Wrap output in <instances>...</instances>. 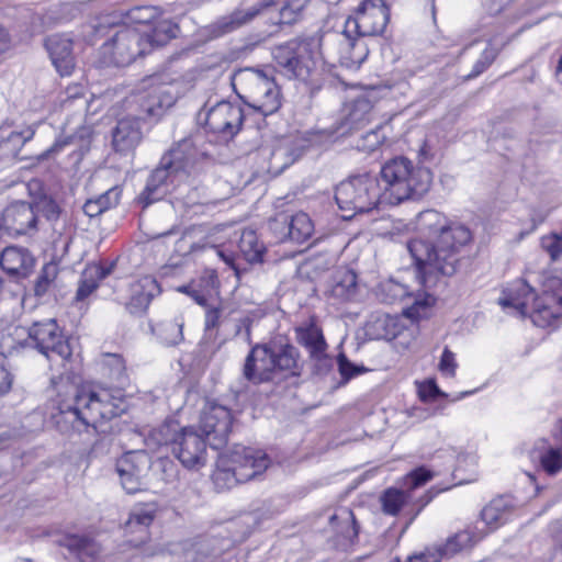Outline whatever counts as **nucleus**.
<instances>
[{"mask_svg":"<svg viewBox=\"0 0 562 562\" xmlns=\"http://www.w3.org/2000/svg\"><path fill=\"white\" fill-rule=\"evenodd\" d=\"M418 224L428 239L415 238L407 248L417 267L419 282L426 285L435 273H454L458 251L471 240L472 234L463 225L448 226L445 215L435 210L422 212Z\"/></svg>","mask_w":562,"mask_h":562,"instance_id":"obj_1","label":"nucleus"},{"mask_svg":"<svg viewBox=\"0 0 562 562\" xmlns=\"http://www.w3.org/2000/svg\"><path fill=\"white\" fill-rule=\"evenodd\" d=\"M123 391L121 389L70 387L69 397L58 402V414L55 415L57 428L69 434L82 432L90 427L97 428L98 423L111 419L125 411Z\"/></svg>","mask_w":562,"mask_h":562,"instance_id":"obj_2","label":"nucleus"},{"mask_svg":"<svg viewBox=\"0 0 562 562\" xmlns=\"http://www.w3.org/2000/svg\"><path fill=\"white\" fill-rule=\"evenodd\" d=\"M505 311L528 316L539 327H547L562 314V281L553 279L544 285L541 295L522 279L508 284L498 299Z\"/></svg>","mask_w":562,"mask_h":562,"instance_id":"obj_3","label":"nucleus"},{"mask_svg":"<svg viewBox=\"0 0 562 562\" xmlns=\"http://www.w3.org/2000/svg\"><path fill=\"white\" fill-rule=\"evenodd\" d=\"M272 56L277 69L283 76L304 83L317 82L326 66L336 64V59L324 52L322 40L316 37L293 40L279 45Z\"/></svg>","mask_w":562,"mask_h":562,"instance_id":"obj_4","label":"nucleus"},{"mask_svg":"<svg viewBox=\"0 0 562 562\" xmlns=\"http://www.w3.org/2000/svg\"><path fill=\"white\" fill-rule=\"evenodd\" d=\"M378 179L382 202L398 205L422 199L431 187L432 173L428 168L415 166L408 158L398 156L382 165Z\"/></svg>","mask_w":562,"mask_h":562,"instance_id":"obj_5","label":"nucleus"},{"mask_svg":"<svg viewBox=\"0 0 562 562\" xmlns=\"http://www.w3.org/2000/svg\"><path fill=\"white\" fill-rule=\"evenodd\" d=\"M281 373L299 374V351L293 345L276 339L252 346L243 366V376L248 382H270Z\"/></svg>","mask_w":562,"mask_h":562,"instance_id":"obj_6","label":"nucleus"},{"mask_svg":"<svg viewBox=\"0 0 562 562\" xmlns=\"http://www.w3.org/2000/svg\"><path fill=\"white\" fill-rule=\"evenodd\" d=\"M390 20V9L384 0H363L355 14L346 20L342 34L337 35L341 49L339 63L342 65L361 63L363 56L352 52L358 47L353 35L376 36L383 33Z\"/></svg>","mask_w":562,"mask_h":562,"instance_id":"obj_7","label":"nucleus"},{"mask_svg":"<svg viewBox=\"0 0 562 562\" xmlns=\"http://www.w3.org/2000/svg\"><path fill=\"white\" fill-rule=\"evenodd\" d=\"M195 150L190 139H183L162 156L160 166L148 177L139 195L145 206L162 199L177 183L184 180L193 165Z\"/></svg>","mask_w":562,"mask_h":562,"instance_id":"obj_8","label":"nucleus"},{"mask_svg":"<svg viewBox=\"0 0 562 562\" xmlns=\"http://www.w3.org/2000/svg\"><path fill=\"white\" fill-rule=\"evenodd\" d=\"M269 465L270 459L265 451L236 446L218 457L212 480L218 491L231 490L261 475Z\"/></svg>","mask_w":562,"mask_h":562,"instance_id":"obj_9","label":"nucleus"},{"mask_svg":"<svg viewBox=\"0 0 562 562\" xmlns=\"http://www.w3.org/2000/svg\"><path fill=\"white\" fill-rule=\"evenodd\" d=\"M150 439L158 446L170 447L171 453L189 470H198L206 463L207 440L194 427H181L168 420L154 429Z\"/></svg>","mask_w":562,"mask_h":562,"instance_id":"obj_10","label":"nucleus"},{"mask_svg":"<svg viewBox=\"0 0 562 562\" xmlns=\"http://www.w3.org/2000/svg\"><path fill=\"white\" fill-rule=\"evenodd\" d=\"M335 200L344 212V218L369 213L382 202V192L378 177L369 173L358 175L341 181L335 190Z\"/></svg>","mask_w":562,"mask_h":562,"instance_id":"obj_11","label":"nucleus"},{"mask_svg":"<svg viewBox=\"0 0 562 562\" xmlns=\"http://www.w3.org/2000/svg\"><path fill=\"white\" fill-rule=\"evenodd\" d=\"M234 85L244 91L243 99L252 109L267 116L281 106V91L266 70L245 68L234 75Z\"/></svg>","mask_w":562,"mask_h":562,"instance_id":"obj_12","label":"nucleus"},{"mask_svg":"<svg viewBox=\"0 0 562 562\" xmlns=\"http://www.w3.org/2000/svg\"><path fill=\"white\" fill-rule=\"evenodd\" d=\"M146 54H149V44L144 41V32L123 25L100 47L99 63L102 66L125 67Z\"/></svg>","mask_w":562,"mask_h":562,"instance_id":"obj_13","label":"nucleus"},{"mask_svg":"<svg viewBox=\"0 0 562 562\" xmlns=\"http://www.w3.org/2000/svg\"><path fill=\"white\" fill-rule=\"evenodd\" d=\"M27 346L49 360H66L71 356L70 345L54 318L34 322L29 327Z\"/></svg>","mask_w":562,"mask_h":562,"instance_id":"obj_14","label":"nucleus"},{"mask_svg":"<svg viewBox=\"0 0 562 562\" xmlns=\"http://www.w3.org/2000/svg\"><path fill=\"white\" fill-rule=\"evenodd\" d=\"M232 414L227 406L207 401L202 409L199 429L213 449L226 445L232 427Z\"/></svg>","mask_w":562,"mask_h":562,"instance_id":"obj_15","label":"nucleus"},{"mask_svg":"<svg viewBox=\"0 0 562 562\" xmlns=\"http://www.w3.org/2000/svg\"><path fill=\"white\" fill-rule=\"evenodd\" d=\"M204 122L210 132L221 135L224 139L232 138L241 128L244 122L243 106L228 101L217 102L206 110Z\"/></svg>","mask_w":562,"mask_h":562,"instance_id":"obj_16","label":"nucleus"},{"mask_svg":"<svg viewBox=\"0 0 562 562\" xmlns=\"http://www.w3.org/2000/svg\"><path fill=\"white\" fill-rule=\"evenodd\" d=\"M134 102L139 106V120H158L176 102L171 88L165 83L149 85L144 91L134 95Z\"/></svg>","mask_w":562,"mask_h":562,"instance_id":"obj_17","label":"nucleus"},{"mask_svg":"<svg viewBox=\"0 0 562 562\" xmlns=\"http://www.w3.org/2000/svg\"><path fill=\"white\" fill-rule=\"evenodd\" d=\"M37 215L32 203L16 201L8 205L1 217L3 231L10 236H32L37 232Z\"/></svg>","mask_w":562,"mask_h":562,"instance_id":"obj_18","label":"nucleus"},{"mask_svg":"<svg viewBox=\"0 0 562 562\" xmlns=\"http://www.w3.org/2000/svg\"><path fill=\"white\" fill-rule=\"evenodd\" d=\"M148 467V457L142 450L125 452L116 460L115 471L122 487L128 494H135L143 488V473Z\"/></svg>","mask_w":562,"mask_h":562,"instance_id":"obj_19","label":"nucleus"},{"mask_svg":"<svg viewBox=\"0 0 562 562\" xmlns=\"http://www.w3.org/2000/svg\"><path fill=\"white\" fill-rule=\"evenodd\" d=\"M56 543L68 550L75 562H103L101 544L90 536L79 533L61 535Z\"/></svg>","mask_w":562,"mask_h":562,"instance_id":"obj_20","label":"nucleus"},{"mask_svg":"<svg viewBox=\"0 0 562 562\" xmlns=\"http://www.w3.org/2000/svg\"><path fill=\"white\" fill-rule=\"evenodd\" d=\"M515 514L513 498L509 496H499L492 499L481 512V519L473 527L477 532L483 531L484 536L496 530Z\"/></svg>","mask_w":562,"mask_h":562,"instance_id":"obj_21","label":"nucleus"},{"mask_svg":"<svg viewBox=\"0 0 562 562\" xmlns=\"http://www.w3.org/2000/svg\"><path fill=\"white\" fill-rule=\"evenodd\" d=\"M218 288L220 281L216 271L205 269L199 278L187 285L180 286L178 291L192 297L199 305H210V302H216L220 299Z\"/></svg>","mask_w":562,"mask_h":562,"instance_id":"obj_22","label":"nucleus"},{"mask_svg":"<svg viewBox=\"0 0 562 562\" xmlns=\"http://www.w3.org/2000/svg\"><path fill=\"white\" fill-rule=\"evenodd\" d=\"M0 266L9 276L27 278L35 266V258L24 247L8 246L0 254Z\"/></svg>","mask_w":562,"mask_h":562,"instance_id":"obj_23","label":"nucleus"},{"mask_svg":"<svg viewBox=\"0 0 562 562\" xmlns=\"http://www.w3.org/2000/svg\"><path fill=\"white\" fill-rule=\"evenodd\" d=\"M45 46L59 75L70 76L75 69L72 41L66 35L54 34L46 40Z\"/></svg>","mask_w":562,"mask_h":562,"instance_id":"obj_24","label":"nucleus"},{"mask_svg":"<svg viewBox=\"0 0 562 562\" xmlns=\"http://www.w3.org/2000/svg\"><path fill=\"white\" fill-rule=\"evenodd\" d=\"M160 292L157 281L149 276L143 277L131 285V297L126 308L131 314L144 313L151 300Z\"/></svg>","mask_w":562,"mask_h":562,"instance_id":"obj_25","label":"nucleus"},{"mask_svg":"<svg viewBox=\"0 0 562 562\" xmlns=\"http://www.w3.org/2000/svg\"><path fill=\"white\" fill-rule=\"evenodd\" d=\"M401 331V324L397 316L384 312H373L364 325V333L372 340H391Z\"/></svg>","mask_w":562,"mask_h":562,"instance_id":"obj_26","label":"nucleus"},{"mask_svg":"<svg viewBox=\"0 0 562 562\" xmlns=\"http://www.w3.org/2000/svg\"><path fill=\"white\" fill-rule=\"evenodd\" d=\"M137 29L138 32H144V41L149 44V53L156 47L168 44L179 33L178 24L165 18L155 20L151 25H143Z\"/></svg>","mask_w":562,"mask_h":562,"instance_id":"obj_27","label":"nucleus"},{"mask_svg":"<svg viewBox=\"0 0 562 562\" xmlns=\"http://www.w3.org/2000/svg\"><path fill=\"white\" fill-rule=\"evenodd\" d=\"M269 7L270 4L267 2H259L247 9H239L226 16H223L214 24L215 34L220 36L237 30L238 27L249 23L260 14L262 10L268 9Z\"/></svg>","mask_w":562,"mask_h":562,"instance_id":"obj_28","label":"nucleus"},{"mask_svg":"<svg viewBox=\"0 0 562 562\" xmlns=\"http://www.w3.org/2000/svg\"><path fill=\"white\" fill-rule=\"evenodd\" d=\"M299 342L306 348L311 358L327 361V344L322 329L314 323L296 329Z\"/></svg>","mask_w":562,"mask_h":562,"instance_id":"obj_29","label":"nucleus"},{"mask_svg":"<svg viewBox=\"0 0 562 562\" xmlns=\"http://www.w3.org/2000/svg\"><path fill=\"white\" fill-rule=\"evenodd\" d=\"M138 117L122 119L113 131V146L117 151H127L140 140Z\"/></svg>","mask_w":562,"mask_h":562,"instance_id":"obj_30","label":"nucleus"},{"mask_svg":"<svg viewBox=\"0 0 562 562\" xmlns=\"http://www.w3.org/2000/svg\"><path fill=\"white\" fill-rule=\"evenodd\" d=\"M358 290L357 276L348 269L337 270L333 277L329 293L339 301L352 300Z\"/></svg>","mask_w":562,"mask_h":562,"instance_id":"obj_31","label":"nucleus"},{"mask_svg":"<svg viewBox=\"0 0 562 562\" xmlns=\"http://www.w3.org/2000/svg\"><path fill=\"white\" fill-rule=\"evenodd\" d=\"M111 272L110 268H103L100 265L88 266L81 274L79 285L76 292V301L82 302L88 299L99 286V282Z\"/></svg>","mask_w":562,"mask_h":562,"instance_id":"obj_32","label":"nucleus"},{"mask_svg":"<svg viewBox=\"0 0 562 562\" xmlns=\"http://www.w3.org/2000/svg\"><path fill=\"white\" fill-rule=\"evenodd\" d=\"M483 537V531L477 532L474 528H468L448 538L446 543L437 547L436 550H440L442 559L443 557L453 555L464 549L472 547Z\"/></svg>","mask_w":562,"mask_h":562,"instance_id":"obj_33","label":"nucleus"},{"mask_svg":"<svg viewBox=\"0 0 562 562\" xmlns=\"http://www.w3.org/2000/svg\"><path fill=\"white\" fill-rule=\"evenodd\" d=\"M560 439L562 441V419L559 423ZM539 469L550 476L562 472V442L548 446L538 452Z\"/></svg>","mask_w":562,"mask_h":562,"instance_id":"obj_34","label":"nucleus"},{"mask_svg":"<svg viewBox=\"0 0 562 562\" xmlns=\"http://www.w3.org/2000/svg\"><path fill=\"white\" fill-rule=\"evenodd\" d=\"M122 190L113 187L94 199H89L82 206L83 213L90 218L97 217L105 211L116 206L120 202Z\"/></svg>","mask_w":562,"mask_h":562,"instance_id":"obj_35","label":"nucleus"},{"mask_svg":"<svg viewBox=\"0 0 562 562\" xmlns=\"http://www.w3.org/2000/svg\"><path fill=\"white\" fill-rule=\"evenodd\" d=\"M283 223L288 226L289 239L295 243H304L314 232V224L308 214L304 212H297L289 218L285 217Z\"/></svg>","mask_w":562,"mask_h":562,"instance_id":"obj_36","label":"nucleus"},{"mask_svg":"<svg viewBox=\"0 0 562 562\" xmlns=\"http://www.w3.org/2000/svg\"><path fill=\"white\" fill-rule=\"evenodd\" d=\"M184 321L179 316L171 321L159 323L155 328L157 338L166 346H176L183 340Z\"/></svg>","mask_w":562,"mask_h":562,"instance_id":"obj_37","label":"nucleus"},{"mask_svg":"<svg viewBox=\"0 0 562 562\" xmlns=\"http://www.w3.org/2000/svg\"><path fill=\"white\" fill-rule=\"evenodd\" d=\"M155 517L156 508L154 505L143 504L135 506L126 521V529L131 532L139 530L146 533V529L151 525Z\"/></svg>","mask_w":562,"mask_h":562,"instance_id":"obj_38","label":"nucleus"},{"mask_svg":"<svg viewBox=\"0 0 562 562\" xmlns=\"http://www.w3.org/2000/svg\"><path fill=\"white\" fill-rule=\"evenodd\" d=\"M238 248L246 261L254 263L262 260L265 247L254 231L245 229L241 233Z\"/></svg>","mask_w":562,"mask_h":562,"instance_id":"obj_39","label":"nucleus"},{"mask_svg":"<svg viewBox=\"0 0 562 562\" xmlns=\"http://www.w3.org/2000/svg\"><path fill=\"white\" fill-rule=\"evenodd\" d=\"M190 546L191 543L189 541L155 543L144 548L143 553L146 557H182L187 554V552L190 549Z\"/></svg>","mask_w":562,"mask_h":562,"instance_id":"obj_40","label":"nucleus"},{"mask_svg":"<svg viewBox=\"0 0 562 562\" xmlns=\"http://www.w3.org/2000/svg\"><path fill=\"white\" fill-rule=\"evenodd\" d=\"M411 495L398 488H387L381 496L382 509L387 515H396L407 504Z\"/></svg>","mask_w":562,"mask_h":562,"instance_id":"obj_41","label":"nucleus"},{"mask_svg":"<svg viewBox=\"0 0 562 562\" xmlns=\"http://www.w3.org/2000/svg\"><path fill=\"white\" fill-rule=\"evenodd\" d=\"M103 370L105 374L117 383L126 380V368L123 358L116 353H108L103 356Z\"/></svg>","mask_w":562,"mask_h":562,"instance_id":"obj_42","label":"nucleus"},{"mask_svg":"<svg viewBox=\"0 0 562 562\" xmlns=\"http://www.w3.org/2000/svg\"><path fill=\"white\" fill-rule=\"evenodd\" d=\"M205 308V330L217 329L224 319L225 307L218 299L216 302H210V305H202Z\"/></svg>","mask_w":562,"mask_h":562,"instance_id":"obj_43","label":"nucleus"},{"mask_svg":"<svg viewBox=\"0 0 562 562\" xmlns=\"http://www.w3.org/2000/svg\"><path fill=\"white\" fill-rule=\"evenodd\" d=\"M32 204L36 211V214L42 213L47 218V221L54 222L59 218L61 210L53 198L42 195L37 198Z\"/></svg>","mask_w":562,"mask_h":562,"instance_id":"obj_44","label":"nucleus"},{"mask_svg":"<svg viewBox=\"0 0 562 562\" xmlns=\"http://www.w3.org/2000/svg\"><path fill=\"white\" fill-rule=\"evenodd\" d=\"M329 520L334 528H336L335 524L337 520L341 521L345 525L346 529L341 527L340 530L346 538L352 539L357 537L358 529L356 527L353 514L350 509L341 508L338 514H334L333 516H330Z\"/></svg>","mask_w":562,"mask_h":562,"instance_id":"obj_45","label":"nucleus"},{"mask_svg":"<svg viewBox=\"0 0 562 562\" xmlns=\"http://www.w3.org/2000/svg\"><path fill=\"white\" fill-rule=\"evenodd\" d=\"M57 277V267L55 265H45L41 270L34 285V292L37 296H43L49 290L52 283Z\"/></svg>","mask_w":562,"mask_h":562,"instance_id":"obj_46","label":"nucleus"},{"mask_svg":"<svg viewBox=\"0 0 562 562\" xmlns=\"http://www.w3.org/2000/svg\"><path fill=\"white\" fill-rule=\"evenodd\" d=\"M382 292L385 293V297L383 299L386 303H394L395 301H400L409 295L408 290L405 285L395 282L393 280H389L381 285Z\"/></svg>","mask_w":562,"mask_h":562,"instance_id":"obj_47","label":"nucleus"},{"mask_svg":"<svg viewBox=\"0 0 562 562\" xmlns=\"http://www.w3.org/2000/svg\"><path fill=\"white\" fill-rule=\"evenodd\" d=\"M458 369L456 353L448 347L443 348L442 355L438 363V370L446 378H454Z\"/></svg>","mask_w":562,"mask_h":562,"instance_id":"obj_48","label":"nucleus"},{"mask_svg":"<svg viewBox=\"0 0 562 562\" xmlns=\"http://www.w3.org/2000/svg\"><path fill=\"white\" fill-rule=\"evenodd\" d=\"M156 8L154 7H137L131 10L130 15L136 25H128L130 27H140L143 25H151L155 20Z\"/></svg>","mask_w":562,"mask_h":562,"instance_id":"obj_49","label":"nucleus"},{"mask_svg":"<svg viewBox=\"0 0 562 562\" xmlns=\"http://www.w3.org/2000/svg\"><path fill=\"white\" fill-rule=\"evenodd\" d=\"M302 4L297 0H291L286 2L279 10V21L280 24H292L294 23L301 14Z\"/></svg>","mask_w":562,"mask_h":562,"instance_id":"obj_50","label":"nucleus"},{"mask_svg":"<svg viewBox=\"0 0 562 562\" xmlns=\"http://www.w3.org/2000/svg\"><path fill=\"white\" fill-rule=\"evenodd\" d=\"M371 109L370 102L367 99H358L355 102L353 109L350 111L347 121L350 124H362L368 122L367 117Z\"/></svg>","mask_w":562,"mask_h":562,"instance_id":"obj_51","label":"nucleus"},{"mask_svg":"<svg viewBox=\"0 0 562 562\" xmlns=\"http://www.w3.org/2000/svg\"><path fill=\"white\" fill-rule=\"evenodd\" d=\"M431 477L432 472L420 467L406 475L404 485L407 488L414 490L427 483Z\"/></svg>","mask_w":562,"mask_h":562,"instance_id":"obj_52","label":"nucleus"},{"mask_svg":"<svg viewBox=\"0 0 562 562\" xmlns=\"http://www.w3.org/2000/svg\"><path fill=\"white\" fill-rule=\"evenodd\" d=\"M382 143L378 131L367 132L357 143V148L363 151H374Z\"/></svg>","mask_w":562,"mask_h":562,"instance_id":"obj_53","label":"nucleus"},{"mask_svg":"<svg viewBox=\"0 0 562 562\" xmlns=\"http://www.w3.org/2000/svg\"><path fill=\"white\" fill-rule=\"evenodd\" d=\"M334 134L335 131L315 128L305 132V140L308 143V145H323L330 142L334 137Z\"/></svg>","mask_w":562,"mask_h":562,"instance_id":"obj_54","label":"nucleus"},{"mask_svg":"<svg viewBox=\"0 0 562 562\" xmlns=\"http://www.w3.org/2000/svg\"><path fill=\"white\" fill-rule=\"evenodd\" d=\"M12 374L9 370L8 359L0 353V396L8 393L12 386Z\"/></svg>","mask_w":562,"mask_h":562,"instance_id":"obj_55","label":"nucleus"},{"mask_svg":"<svg viewBox=\"0 0 562 562\" xmlns=\"http://www.w3.org/2000/svg\"><path fill=\"white\" fill-rule=\"evenodd\" d=\"M337 361L339 372L346 381L364 371L363 368L357 367L356 364L351 363L344 353H340L338 356Z\"/></svg>","mask_w":562,"mask_h":562,"instance_id":"obj_56","label":"nucleus"},{"mask_svg":"<svg viewBox=\"0 0 562 562\" xmlns=\"http://www.w3.org/2000/svg\"><path fill=\"white\" fill-rule=\"evenodd\" d=\"M440 550L427 549L424 552L408 557L407 562H440ZM390 562H401L398 558L392 559Z\"/></svg>","mask_w":562,"mask_h":562,"instance_id":"obj_57","label":"nucleus"},{"mask_svg":"<svg viewBox=\"0 0 562 562\" xmlns=\"http://www.w3.org/2000/svg\"><path fill=\"white\" fill-rule=\"evenodd\" d=\"M434 303V297L427 295L423 300H415L412 306L406 310V315L411 318L423 317L425 313H423L429 305Z\"/></svg>","mask_w":562,"mask_h":562,"instance_id":"obj_58","label":"nucleus"},{"mask_svg":"<svg viewBox=\"0 0 562 562\" xmlns=\"http://www.w3.org/2000/svg\"><path fill=\"white\" fill-rule=\"evenodd\" d=\"M549 211L543 207L533 209L530 212V228L527 234L536 231L548 217Z\"/></svg>","mask_w":562,"mask_h":562,"instance_id":"obj_59","label":"nucleus"},{"mask_svg":"<svg viewBox=\"0 0 562 562\" xmlns=\"http://www.w3.org/2000/svg\"><path fill=\"white\" fill-rule=\"evenodd\" d=\"M439 393V389L435 382L430 381L423 384L419 389V396L422 400L435 398Z\"/></svg>","mask_w":562,"mask_h":562,"instance_id":"obj_60","label":"nucleus"},{"mask_svg":"<svg viewBox=\"0 0 562 562\" xmlns=\"http://www.w3.org/2000/svg\"><path fill=\"white\" fill-rule=\"evenodd\" d=\"M497 54L498 49L493 47L492 45H488L481 54L479 60L484 63L486 66H490L496 58Z\"/></svg>","mask_w":562,"mask_h":562,"instance_id":"obj_61","label":"nucleus"},{"mask_svg":"<svg viewBox=\"0 0 562 562\" xmlns=\"http://www.w3.org/2000/svg\"><path fill=\"white\" fill-rule=\"evenodd\" d=\"M68 139H57L45 153L42 154V158H48L52 155L59 153L65 146L68 145Z\"/></svg>","mask_w":562,"mask_h":562,"instance_id":"obj_62","label":"nucleus"},{"mask_svg":"<svg viewBox=\"0 0 562 562\" xmlns=\"http://www.w3.org/2000/svg\"><path fill=\"white\" fill-rule=\"evenodd\" d=\"M11 46L9 33L0 27V53H5Z\"/></svg>","mask_w":562,"mask_h":562,"instance_id":"obj_63","label":"nucleus"},{"mask_svg":"<svg viewBox=\"0 0 562 562\" xmlns=\"http://www.w3.org/2000/svg\"><path fill=\"white\" fill-rule=\"evenodd\" d=\"M250 325H251V321L249 318L245 317V318L240 319L239 325H237L236 334L240 335L241 327H244L246 339L249 341L250 340Z\"/></svg>","mask_w":562,"mask_h":562,"instance_id":"obj_64","label":"nucleus"}]
</instances>
